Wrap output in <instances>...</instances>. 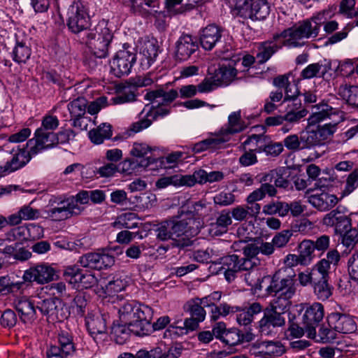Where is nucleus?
<instances>
[{"mask_svg":"<svg viewBox=\"0 0 358 358\" xmlns=\"http://www.w3.org/2000/svg\"><path fill=\"white\" fill-rule=\"evenodd\" d=\"M336 8L323 10L310 19L299 22L294 27L283 31L277 38L282 39L284 46L296 48L304 45L303 39L315 38L323 23L334 15Z\"/></svg>","mask_w":358,"mask_h":358,"instance_id":"nucleus-1","label":"nucleus"},{"mask_svg":"<svg viewBox=\"0 0 358 358\" xmlns=\"http://www.w3.org/2000/svg\"><path fill=\"white\" fill-rule=\"evenodd\" d=\"M118 313L120 321L131 327L134 335L144 336L150 330V321L153 316L150 307L134 301H126L120 305Z\"/></svg>","mask_w":358,"mask_h":358,"instance_id":"nucleus-2","label":"nucleus"},{"mask_svg":"<svg viewBox=\"0 0 358 358\" xmlns=\"http://www.w3.org/2000/svg\"><path fill=\"white\" fill-rule=\"evenodd\" d=\"M209 300L211 299L206 296L201 298L195 297L186 302L183 308L185 312L189 315V317L184 320V327L170 325L164 333V337L178 336L197 329L199 324L206 319L205 308H208Z\"/></svg>","mask_w":358,"mask_h":358,"instance_id":"nucleus-3","label":"nucleus"},{"mask_svg":"<svg viewBox=\"0 0 358 358\" xmlns=\"http://www.w3.org/2000/svg\"><path fill=\"white\" fill-rule=\"evenodd\" d=\"M113 38L112 31L108 27V22L103 20L94 29L86 32L85 42L92 54L96 57L101 59L108 56Z\"/></svg>","mask_w":358,"mask_h":358,"instance_id":"nucleus-4","label":"nucleus"},{"mask_svg":"<svg viewBox=\"0 0 358 358\" xmlns=\"http://www.w3.org/2000/svg\"><path fill=\"white\" fill-rule=\"evenodd\" d=\"M77 351L74 336L69 330L60 329L56 343L48 347L46 358H72Z\"/></svg>","mask_w":358,"mask_h":358,"instance_id":"nucleus-5","label":"nucleus"},{"mask_svg":"<svg viewBox=\"0 0 358 358\" xmlns=\"http://www.w3.org/2000/svg\"><path fill=\"white\" fill-rule=\"evenodd\" d=\"M136 62L135 48L124 43L122 49L118 50L110 62V72L116 77L128 76Z\"/></svg>","mask_w":358,"mask_h":358,"instance_id":"nucleus-6","label":"nucleus"},{"mask_svg":"<svg viewBox=\"0 0 358 358\" xmlns=\"http://www.w3.org/2000/svg\"><path fill=\"white\" fill-rule=\"evenodd\" d=\"M66 25L73 34L88 31L91 25L90 17L86 6L80 1H73L67 10Z\"/></svg>","mask_w":358,"mask_h":358,"instance_id":"nucleus-7","label":"nucleus"},{"mask_svg":"<svg viewBox=\"0 0 358 358\" xmlns=\"http://www.w3.org/2000/svg\"><path fill=\"white\" fill-rule=\"evenodd\" d=\"M301 311L303 310L301 317H299L301 320L303 329L307 334L308 338L315 337V329L322 321L324 316V306L319 302H314L312 304H302Z\"/></svg>","mask_w":358,"mask_h":358,"instance_id":"nucleus-8","label":"nucleus"},{"mask_svg":"<svg viewBox=\"0 0 358 358\" xmlns=\"http://www.w3.org/2000/svg\"><path fill=\"white\" fill-rule=\"evenodd\" d=\"M80 266L92 270L101 271L115 264V257L109 248H99L94 252H87L80 257Z\"/></svg>","mask_w":358,"mask_h":358,"instance_id":"nucleus-9","label":"nucleus"},{"mask_svg":"<svg viewBox=\"0 0 358 358\" xmlns=\"http://www.w3.org/2000/svg\"><path fill=\"white\" fill-rule=\"evenodd\" d=\"M294 277V275L281 276L280 272H275L272 276H269L268 285L265 287L266 294L273 296L293 297L296 290Z\"/></svg>","mask_w":358,"mask_h":358,"instance_id":"nucleus-10","label":"nucleus"},{"mask_svg":"<svg viewBox=\"0 0 358 358\" xmlns=\"http://www.w3.org/2000/svg\"><path fill=\"white\" fill-rule=\"evenodd\" d=\"M36 308L50 322L62 321L69 315L64 302L57 297H39L36 302Z\"/></svg>","mask_w":358,"mask_h":358,"instance_id":"nucleus-11","label":"nucleus"},{"mask_svg":"<svg viewBox=\"0 0 358 358\" xmlns=\"http://www.w3.org/2000/svg\"><path fill=\"white\" fill-rule=\"evenodd\" d=\"M12 158L3 165L0 164V178L6 176L24 167L35 154H31L30 149L27 148V144L20 147L17 145L16 149L12 148L10 152Z\"/></svg>","mask_w":358,"mask_h":358,"instance_id":"nucleus-12","label":"nucleus"},{"mask_svg":"<svg viewBox=\"0 0 358 358\" xmlns=\"http://www.w3.org/2000/svg\"><path fill=\"white\" fill-rule=\"evenodd\" d=\"M191 221V218L185 217L182 215L169 220L173 237V242L171 243L173 247L185 250L192 245V241L185 234L187 227Z\"/></svg>","mask_w":358,"mask_h":358,"instance_id":"nucleus-13","label":"nucleus"},{"mask_svg":"<svg viewBox=\"0 0 358 358\" xmlns=\"http://www.w3.org/2000/svg\"><path fill=\"white\" fill-rule=\"evenodd\" d=\"M270 13V6L266 0H245L238 7L239 16L252 20H264Z\"/></svg>","mask_w":358,"mask_h":358,"instance_id":"nucleus-14","label":"nucleus"},{"mask_svg":"<svg viewBox=\"0 0 358 358\" xmlns=\"http://www.w3.org/2000/svg\"><path fill=\"white\" fill-rule=\"evenodd\" d=\"M69 103L67 108L70 114L71 125L80 130L87 129V123L85 120V114L87 111V100L82 96H78L72 99L69 96Z\"/></svg>","mask_w":358,"mask_h":358,"instance_id":"nucleus-15","label":"nucleus"},{"mask_svg":"<svg viewBox=\"0 0 358 358\" xmlns=\"http://www.w3.org/2000/svg\"><path fill=\"white\" fill-rule=\"evenodd\" d=\"M71 203H71H69L66 199H51L49 201L50 208L45 211V217L52 221L59 222L77 215L74 214V206L73 203ZM76 209L78 210V208Z\"/></svg>","mask_w":358,"mask_h":358,"instance_id":"nucleus-16","label":"nucleus"},{"mask_svg":"<svg viewBox=\"0 0 358 358\" xmlns=\"http://www.w3.org/2000/svg\"><path fill=\"white\" fill-rule=\"evenodd\" d=\"M207 297L211 299L208 302L209 303L208 308H210L209 317L211 321L215 322L221 317L233 314L239 310V306H231L227 303H220L218 304L222 298L221 292H213L207 295Z\"/></svg>","mask_w":358,"mask_h":358,"instance_id":"nucleus-17","label":"nucleus"},{"mask_svg":"<svg viewBox=\"0 0 358 358\" xmlns=\"http://www.w3.org/2000/svg\"><path fill=\"white\" fill-rule=\"evenodd\" d=\"M55 133L43 131L37 129L34 137L27 142V148L30 149L31 154L35 155L41 152L52 148L55 145Z\"/></svg>","mask_w":358,"mask_h":358,"instance_id":"nucleus-18","label":"nucleus"},{"mask_svg":"<svg viewBox=\"0 0 358 358\" xmlns=\"http://www.w3.org/2000/svg\"><path fill=\"white\" fill-rule=\"evenodd\" d=\"M285 320V313L266 307L263 317L259 321V331L262 335L269 336L274 329L284 326Z\"/></svg>","mask_w":358,"mask_h":358,"instance_id":"nucleus-19","label":"nucleus"},{"mask_svg":"<svg viewBox=\"0 0 358 358\" xmlns=\"http://www.w3.org/2000/svg\"><path fill=\"white\" fill-rule=\"evenodd\" d=\"M199 49L196 38L189 34L181 35L175 44L174 56L177 61H187Z\"/></svg>","mask_w":358,"mask_h":358,"instance_id":"nucleus-20","label":"nucleus"},{"mask_svg":"<svg viewBox=\"0 0 358 358\" xmlns=\"http://www.w3.org/2000/svg\"><path fill=\"white\" fill-rule=\"evenodd\" d=\"M327 322L330 328L341 334H352L357 330L356 322L350 315L331 313L327 316Z\"/></svg>","mask_w":358,"mask_h":358,"instance_id":"nucleus-21","label":"nucleus"},{"mask_svg":"<svg viewBox=\"0 0 358 358\" xmlns=\"http://www.w3.org/2000/svg\"><path fill=\"white\" fill-rule=\"evenodd\" d=\"M55 270L47 264H38L26 270L23 274V280L26 282H36L45 284L54 280Z\"/></svg>","mask_w":358,"mask_h":358,"instance_id":"nucleus-22","label":"nucleus"},{"mask_svg":"<svg viewBox=\"0 0 358 358\" xmlns=\"http://www.w3.org/2000/svg\"><path fill=\"white\" fill-rule=\"evenodd\" d=\"M86 326L90 336L96 343L106 337V319L103 315H90L86 318Z\"/></svg>","mask_w":358,"mask_h":358,"instance_id":"nucleus-23","label":"nucleus"},{"mask_svg":"<svg viewBox=\"0 0 358 358\" xmlns=\"http://www.w3.org/2000/svg\"><path fill=\"white\" fill-rule=\"evenodd\" d=\"M218 263L221 264L220 271L223 272L225 280L229 282L234 280L241 273L239 257L237 255H228L220 257Z\"/></svg>","mask_w":358,"mask_h":358,"instance_id":"nucleus-24","label":"nucleus"},{"mask_svg":"<svg viewBox=\"0 0 358 358\" xmlns=\"http://www.w3.org/2000/svg\"><path fill=\"white\" fill-rule=\"evenodd\" d=\"M270 275L262 274L260 268L252 269L241 275L243 281L251 287L255 293L263 289L265 285L267 286Z\"/></svg>","mask_w":358,"mask_h":358,"instance_id":"nucleus-25","label":"nucleus"},{"mask_svg":"<svg viewBox=\"0 0 358 358\" xmlns=\"http://www.w3.org/2000/svg\"><path fill=\"white\" fill-rule=\"evenodd\" d=\"M221 38L222 30L216 25H208L203 29L200 36L201 45L206 50H211L221 42Z\"/></svg>","mask_w":358,"mask_h":358,"instance_id":"nucleus-26","label":"nucleus"},{"mask_svg":"<svg viewBox=\"0 0 358 358\" xmlns=\"http://www.w3.org/2000/svg\"><path fill=\"white\" fill-rule=\"evenodd\" d=\"M178 96L176 90L166 91L163 88L146 93L145 99L152 102L154 106H165L171 103Z\"/></svg>","mask_w":358,"mask_h":358,"instance_id":"nucleus-27","label":"nucleus"},{"mask_svg":"<svg viewBox=\"0 0 358 358\" xmlns=\"http://www.w3.org/2000/svg\"><path fill=\"white\" fill-rule=\"evenodd\" d=\"M32 51L30 44L27 40H20L15 36V45L10 52L12 59L17 64H25L30 59Z\"/></svg>","mask_w":358,"mask_h":358,"instance_id":"nucleus-28","label":"nucleus"},{"mask_svg":"<svg viewBox=\"0 0 358 358\" xmlns=\"http://www.w3.org/2000/svg\"><path fill=\"white\" fill-rule=\"evenodd\" d=\"M315 280L312 285L313 294L317 299L322 301L328 300L333 294L334 287L329 283V278L319 274L317 277L314 278Z\"/></svg>","mask_w":358,"mask_h":358,"instance_id":"nucleus-29","label":"nucleus"},{"mask_svg":"<svg viewBox=\"0 0 358 358\" xmlns=\"http://www.w3.org/2000/svg\"><path fill=\"white\" fill-rule=\"evenodd\" d=\"M289 171L286 167L271 170L262 178V181L273 182L276 187L287 189L290 185L288 180Z\"/></svg>","mask_w":358,"mask_h":358,"instance_id":"nucleus-30","label":"nucleus"},{"mask_svg":"<svg viewBox=\"0 0 358 358\" xmlns=\"http://www.w3.org/2000/svg\"><path fill=\"white\" fill-rule=\"evenodd\" d=\"M309 203L320 211H327L332 208L338 201L337 196L326 192L313 194L308 197Z\"/></svg>","mask_w":358,"mask_h":358,"instance_id":"nucleus-31","label":"nucleus"},{"mask_svg":"<svg viewBox=\"0 0 358 358\" xmlns=\"http://www.w3.org/2000/svg\"><path fill=\"white\" fill-rule=\"evenodd\" d=\"M231 224L230 211L222 210L217 214L215 222L210 224L209 231L214 236H221L228 231V227Z\"/></svg>","mask_w":358,"mask_h":358,"instance_id":"nucleus-32","label":"nucleus"},{"mask_svg":"<svg viewBox=\"0 0 358 358\" xmlns=\"http://www.w3.org/2000/svg\"><path fill=\"white\" fill-rule=\"evenodd\" d=\"M15 309L24 323H31L36 318V306L27 299H20L16 301Z\"/></svg>","mask_w":358,"mask_h":358,"instance_id":"nucleus-33","label":"nucleus"},{"mask_svg":"<svg viewBox=\"0 0 358 358\" xmlns=\"http://www.w3.org/2000/svg\"><path fill=\"white\" fill-rule=\"evenodd\" d=\"M159 52L158 41L156 39L152 38L145 41L141 49L142 65L147 68L150 67L155 62Z\"/></svg>","mask_w":358,"mask_h":358,"instance_id":"nucleus-34","label":"nucleus"},{"mask_svg":"<svg viewBox=\"0 0 358 358\" xmlns=\"http://www.w3.org/2000/svg\"><path fill=\"white\" fill-rule=\"evenodd\" d=\"M155 160L152 157L147 159H128L124 160L118 165L119 171L126 175H131L136 171H138L140 168H146Z\"/></svg>","mask_w":358,"mask_h":358,"instance_id":"nucleus-35","label":"nucleus"},{"mask_svg":"<svg viewBox=\"0 0 358 358\" xmlns=\"http://www.w3.org/2000/svg\"><path fill=\"white\" fill-rule=\"evenodd\" d=\"M237 70L231 65H222L215 70L213 76L220 86L229 85L236 78Z\"/></svg>","mask_w":358,"mask_h":358,"instance_id":"nucleus-36","label":"nucleus"},{"mask_svg":"<svg viewBox=\"0 0 358 358\" xmlns=\"http://www.w3.org/2000/svg\"><path fill=\"white\" fill-rule=\"evenodd\" d=\"M113 136L112 126L109 123H101L95 129L88 132V136L92 143L99 145L106 139H110Z\"/></svg>","mask_w":358,"mask_h":358,"instance_id":"nucleus-37","label":"nucleus"},{"mask_svg":"<svg viewBox=\"0 0 358 358\" xmlns=\"http://www.w3.org/2000/svg\"><path fill=\"white\" fill-rule=\"evenodd\" d=\"M274 41H266L262 43L260 51L257 55V58L260 63L266 62L276 51L283 45L282 39L277 38V35L273 37Z\"/></svg>","mask_w":358,"mask_h":358,"instance_id":"nucleus-38","label":"nucleus"},{"mask_svg":"<svg viewBox=\"0 0 358 358\" xmlns=\"http://www.w3.org/2000/svg\"><path fill=\"white\" fill-rule=\"evenodd\" d=\"M252 334L246 332L243 334L236 328L229 329L222 336L221 341L227 345L234 346L244 341H250L252 339Z\"/></svg>","mask_w":358,"mask_h":358,"instance_id":"nucleus-39","label":"nucleus"},{"mask_svg":"<svg viewBox=\"0 0 358 358\" xmlns=\"http://www.w3.org/2000/svg\"><path fill=\"white\" fill-rule=\"evenodd\" d=\"M241 117V111L231 113L228 117V123L222 127L220 134L229 136L242 131L244 129V125Z\"/></svg>","mask_w":358,"mask_h":358,"instance_id":"nucleus-40","label":"nucleus"},{"mask_svg":"<svg viewBox=\"0 0 358 358\" xmlns=\"http://www.w3.org/2000/svg\"><path fill=\"white\" fill-rule=\"evenodd\" d=\"M315 107L317 110L313 112L308 119L310 125L316 124L327 118H330L332 115H336L337 112L336 108L327 103H321Z\"/></svg>","mask_w":358,"mask_h":358,"instance_id":"nucleus-41","label":"nucleus"},{"mask_svg":"<svg viewBox=\"0 0 358 358\" xmlns=\"http://www.w3.org/2000/svg\"><path fill=\"white\" fill-rule=\"evenodd\" d=\"M308 114V110L305 108L299 110L290 109L284 115L285 124L280 130L283 133H287L293 128L294 124H299L301 119L305 117Z\"/></svg>","mask_w":358,"mask_h":358,"instance_id":"nucleus-42","label":"nucleus"},{"mask_svg":"<svg viewBox=\"0 0 358 358\" xmlns=\"http://www.w3.org/2000/svg\"><path fill=\"white\" fill-rule=\"evenodd\" d=\"M330 64L322 62L308 65L301 73L303 79H310L314 77H324V75L330 70Z\"/></svg>","mask_w":358,"mask_h":358,"instance_id":"nucleus-43","label":"nucleus"},{"mask_svg":"<svg viewBox=\"0 0 358 358\" xmlns=\"http://www.w3.org/2000/svg\"><path fill=\"white\" fill-rule=\"evenodd\" d=\"M339 96L353 108H358V86L341 85L338 92Z\"/></svg>","mask_w":358,"mask_h":358,"instance_id":"nucleus-44","label":"nucleus"},{"mask_svg":"<svg viewBox=\"0 0 358 358\" xmlns=\"http://www.w3.org/2000/svg\"><path fill=\"white\" fill-rule=\"evenodd\" d=\"M183 157V152L180 151H176L169 154L166 157L159 158H153L155 160L152 162V164H156L157 166H159L161 168L172 169L178 166V163L182 161Z\"/></svg>","mask_w":358,"mask_h":358,"instance_id":"nucleus-45","label":"nucleus"},{"mask_svg":"<svg viewBox=\"0 0 358 358\" xmlns=\"http://www.w3.org/2000/svg\"><path fill=\"white\" fill-rule=\"evenodd\" d=\"M131 333V327L124 324H113L111 327V335L116 343L122 345L129 338Z\"/></svg>","mask_w":358,"mask_h":358,"instance_id":"nucleus-46","label":"nucleus"},{"mask_svg":"<svg viewBox=\"0 0 358 358\" xmlns=\"http://www.w3.org/2000/svg\"><path fill=\"white\" fill-rule=\"evenodd\" d=\"M303 150L311 149L322 143L315 129H306L300 133Z\"/></svg>","mask_w":358,"mask_h":358,"instance_id":"nucleus-47","label":"nucleus"},{"mask_svg":"<svg viewBox=\"0 0 358 358\" xmlns=\"http://www.w3.org/2000/svg\"><path fill=\"white\" fill-rule=\"evenodd\" d=\"M289 330L291 334L294 337H301L305 334V329H303L301 320L299 317H301V313L297 311V313L294 312H289L287 313Z\"/></svg>","mask_w":358,"mask_h":358,"instance_id":"nucleus-48","label":"nucleus"},{"mask_svg":"<svg viewBox=\"0 0 358 358\" xmlns=\"http://www.w3.org/2000/svg\"><path fill=\"white\" fill-rule=\"evenodd\" d=\"M288 203L275 201L268 203L263 206L262 212L265 215H273L278 214L280 217L287 215Z\"/></svg>","mask_w":358,"mask_h":358,"instance_id":"nucleus-49","label":"nucleus"},{"mask_svg":"<svg viewBox=\"0 0 358 358\" xmlns=\"http://www.w3.org/2000/svg\"><path fill=\"white\" fill-rule=\"evenodd\" d=\"M136 214L134 213H124L116 218L113 226L117 229H134L138 227Z\"/></svg>","mask_w":358,"mask_h":358,"instance_id":"nucleus-50","label":"nucleus"},{"mask_svg":"<svg viewBox=\"0 0 358 358\" xmlns=\"http://www.w3.org/2000/svg\"><path fill=\"white\" fill-rule=\"evenodd\" d=\"M341 120L334 121L324 124H319L315 129L322 145L325 141L334 135L338 129V124Z\"/></svg>","mask_w":358,"mask_h":358,"instance_id":"nucleus-51","label":"nucleus"},{"mask_svg":"<svg viewBox=\"0 0 358 358\" xmlns=\"http://www.w3.org/2000/svg\"><path fill=\"white\" fill-rule=\"evenodd\" d=\"M182 185L192 187L196 183L207 182V172L203 169L195 171L192 175H182Z\"/></svg>","mask_w":358,"mask_h":358,"instance_id":"nucleus-52","label":"nucleus"},{"mask_svg":"<svg viewBox=\"0 0 358 358\" xmlns=\"http://www.w3.org/2000/svg\"><path fill=\"white\" fill-rule=\"evenodd\" d=\"M314 250L313 241L304 240L300 243L299 255L301 257V265H308L310 264Z\"/></svg>","mask_w":358,"mask_h":358,"instance_id":"nucleus-53","label":"nucleus"},{"mask_svg":"<svg viewBox=\"0 0 358 358\" xmlns=\"http://www.w3.org/2000/svg\"><path fill=\"white\" fill-rule=\"evenodd\" d=\"M66 199L69 201V203H73L74 208H78V210L73 209L74 214H76L77 215H80L83 211L84 208L79 206L78 203H80V204L88 203L90 201V190L80 191L76 195V196L67 198ZM71 204L72 203H71L70 205L71 206Z\"/></svg>","mask_w":358,"mask_h":358,"instance_id":"nucleus-54","label":"nucleus"},{"mask_svg":"<svg viewBox=\"0 0 358 358\" xmlns=\"http://www.w3.org/2000/svg\"><path fill=\"white\" fill-rule=\"evenodd\" d=\"M336 338V334L334 329L322 326L320 327L317 334L315 331V337L310 338L315 340L316 342L326 343L332 342Z\"/></svg>","mask_w":358,"mask_h":358,"instance_id":"nucleus-55","label":"nucleus"},{"mask_svg":"<svg viewBox=\"0 0 358 358\" xmlns=\"http://www.w3.org/2000/svg\"><path fill=\"white\" fill-rule=\"evenodd\" d=\"M180 352L176 348L169 349L156 347L151 349V358H178Z\"/></svg>","mask_w":358,"mask_h":358,"instance_id":"nucleus-56","label":"nucleus"},{"mask_svg":"<svg viewBox=\"0 0 358 358\" xmlns=\"http://www.w3.org/2000/svg\"><path fill=\"white\" fill-rule=\"evenodd\" d=\"M341 207L338 206L334 210H332L326 214L323 218V224L328 227H336V224L343 219L346 215L341 210Z\"/></svg>","mask_w":358,"mask_h":358,"instance_id":"nucleus-57","label":"nucleus"},{"mask_svg":"<svg viewBox=\"0 0 358 358\" xmlns=\"http://www.w3.org/2000/svg\"><path fill=\"white\" fill-rule=\"evenodd\" d=\"M26 225L19 226L11 229L5 234L6 239L8 242L15 241H28Z\"/></svg>","mask_w":358,"mask_h":358,"instance_id":"nucleus-58","label":"nucleus"},{"mask_svg":"<svg viewBox=\"0 0 358 358\" xmlns=\"http://www.w3.org/2000/svg\"><path fill=\"white\" fill-rule=\"evenodd\" d=\"M292 298V296H274V299L271 302V308L286 314L291 305Z\"/></svg>","mask_w":358,"mask_h":358,"instance_id":"nucleus-59","label":"nucleus"},{"mask_svg":"<svg viewBox=\"0 0 358 358\" xmlns=\"http://www.w3.org/2000/svg\"><path fill=\"white\" fill-rule=\"evenodd\" d=\"M301 136L297 134H289L282 141V146L285 147L289 151L296 152L302 150Z\"/></svg>","mask_w":358,"mask_h":358,"instance_id":"nucleus-60","label":"nucleus"},{"mask_svg":"<svg viewBox=\"0 0 358 358\" xmlns=\"http://www.w3.org/2000/svg\"><path fill=\"white\" fill-rule=\"evenodd\" d=\"M182 178L181 174H176L169 177H163L159 178L156 182V187L159 189H162L171 185L176 187L183 186Z\"/></svg>","mask_w":358,"mask_h":358,"instance_id":"nucleus-61","label":"nucleus"},{"mask_svg":"<svg viewBox=\"0 0 358 358\" xmlns=\"http://www.w3.org/2000/svg\"><path fill=\"white\" fill-rule=\"evenodd\" d=\"M155 231L156 236L158 239L163 241L168 240H171L173 241L169 220L158 224Z\"/></svg>","mask_w":358,"mask_h":358,"instance_id":"nucleus-62","label":"nucleus"},{"mask_svg":"<svg viewBox=\"0 0 358 358\" xmlns=\"http://www.w3.org/2000/svg\"><path fill=\"white\" fill-rule=\"evenodd\" d=\"M293 235L292 229L282 230L277 233L272 238V242L276 248H284Z\"/></svg>","mask_w":358,"mask_h":358,"instance_id":"nucleus-63","label":"nucleus"},{"mask_svg":"<svg viewBox=\"0 0 358 358\" xmlns=\"http://www.w3.org/2000/svg\"><path fill=\"white\" fill-rule=\"evenodd\" d=\"M341 236L342 243L348 248H353L358 243V231L355 228H350Z\"/></svg>","mask_w":358,"mask_h":358,"instance_id":"nucleus-64","label":"nucleus"}]
</instances>
